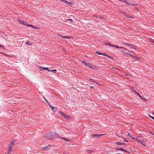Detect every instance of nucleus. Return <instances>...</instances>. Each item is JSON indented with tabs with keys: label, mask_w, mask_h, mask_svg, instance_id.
<instances>
[{
	"label": "nucleus",
	"mask_w": 154,
	"mask_h": 154,
	"mask_svg": "<svg viewBox=\"0 0 154 154\" xmlns=\"http://www.w3.org/2000/svg\"><path fill=\"white\" fill-rule=\"evenodd\" d=\"M112 47H115V48H119V47H118L117 45H112Z\"/></svg>",
	"instance_id": "nucleus-30"
},
{
	"label": "nucleus",
	"mask_w": 154,
	"mask_h": 154,
	"mask_svg": "<svg viewBox=\"0 0 154 154\" xmlns=\"http://www.w3.org/2000/svg\"><path fill=\"white\" fill-rule=\"evenodd\" d=\"M119 48H121V49H123L125 50H126V48H124L123 47H119Z\"/></svg>",
	"instance_id": "nucleus-29"
},
{
	"label": "nucleus",
	"mask_w": 154,
	"mask_h": 154,
	"mask_svg": "<svg viewBox=\"0 0 154 154\" xmlns=\"http://www.w3.org/2000/svg\"><path fill=\"white\" fill-rule=\"evenodd\" d=\"M51 110L54 112H56L57 110V108L54 107L53 106H52V107H51Z\"/></svg>",
	"instance_id": "nucleus-10"
},
{
	"label": "nucleus",
	"mask_w": 154,
	"mask_h": 154,
	"mask_svg": "<svg viewBox=\"0 0 154 154\" xmlns=\"http://www.w3.org/2000/svg\"><path fill=\"white\" fill-rule=\"evenodd\" d=\"M43 98L45 100L46 102V101H48L45 98V97L43 96Z\"/></svg>",
	"instance_id": "nucleus-38"
},
{
	"label": "nucleus",
	"mask_w": 154,
	"mask_h": 154,
	"mask_svg": "<svg viewBox=\"0 0 154 154\" xmlns=\"http://www.w3.org/2000/svg\"><path fill=\"white\" fill-rule=\"evenodd\" d=\"M107 57L109 58V59H111L112 60H113V57H111L108 55H107Z\"/></svg>",
	"instance_id": "nucleus-28"
},
{
	"label": "nucleus",
	"mask_w": 154,
	"mask_h": 154,
	"mask_svg": "<svg viewBox=\"0 0 154 154\" xmlns=\"http://www.w3.org/2000/svg\"><path fill=\"white\" fill-rule=\"evenodd\" d=\"M116 144L119 145H126V144L125 143L120 142H117L116 143Z\"/></svg>",
	"instance_id": "nucleus-8"
},
{
	"label": "nucleus",
	"mask_w": 154,
	"mask_h": 154,
	"mask_svg": "<svg viewBox=\"0 0 154 154\" xmlns=\"http://www.w3.org/2000/svg\"><path fill=\"white\" fill-rule=\"evenodd\" d=\"M136 139L137 141H138L139 142H140V141L137 138H135V139Z\"/></svg>",
	"instance_id": "nucleus-39"
},
{
	"label": "nucleus",
	"mask_w": 154,
	"mask_h": 154,
	"mask_svg": "<svg viewBox=\"0 0 154 154\" xmlns=\"http://www.w3.org/2000/svg\"><path fill=\"white\" fill-rule=\"evenodd\" d=\"M65 3L67 5H71L72 4V3L70 2H69L67 1L66 0Z\"/></svg>",
	"instance_id": "nucleus-18"
},
{
	"label": "nucleus",
	"mask_w": 154,
	"mask_h": 154,
	"mask_svg": "<svg viewBox=\"0 0 154 154\" xmlns=\"http://www.w3.org/2000/svg\"><path fill=\"white\" fill-rule=\"evenodd\" d=\"M50 147H49V146H46L45 147H43L42 148L44 149V150H48V149H50Z\"/></svg>",
	"instance_id": "nucleus-16"
},
{
	"label": "nucleus",
	"mask_w": 154,
	"mask_h": 154,
	"mask_svg": "<svg viewBox=\"0 0 154 154\" xmlns=\"http://www.w3.org/2000/svg\"><path fill=\"white\" fill-rule=\"evenodd\" d=\"M123 138L124 139V141H126V142H128V141L127 140H125V138H124V137H123Z\"/></svg>",
	"instance_id": "nucleus-40"
},
{
	"label": "nucleus",
	"mask_w": 154,
	"mask_h": 154,
	"mask_svg": "<svg viewBox=\"0 0 154 154\" xmlns=\"http://www.w3.org/2000/svg\"><path fill=\"white\" fill-rule=\"evenodd\" d=\"M22 23L24 25H26L27 26H29V25L27 23H26L25 22H23Z\"/></svg>",
	"instance_id": "nucleus-21"
},
{
	"label": "nucleus",
	"mask_w": 154,
	"mask_h": 154,
	"mask_svg": "<svg viewBox=\"0 0 154 154\" xmlns=\"http://www.w3.org/2000/svg\"><path fill=\"white\" fill-rule=\"evenodd\" d=\"M90 80L92 82L96 83L97 85H98V82L96 80L93 79H90Z\"/></svg>",
	"instance_id": "nucleus-15"
},
{
	"label": "nucleus",
	"mask_w": 154,
	"mask_h": 154,
	"mask_svg": "<svg viewBox=\"0 0 154 154\" xmlns=\"http://www.w3.org/2000/svg\"><path fill=\"white\" fill-rule=\"evenodd\" d=\"M121 154V153H117V154Z\"/></svg>",
	"instance_id": "nucleus-46"
},
{
	"label": "nucleus",
	"mask_w": 154,
	"mask_h": 154,
	"mask_svg": "<svg viewBox=\"0 0 154 154\" xmlns=\"http://www.w3.org/2000/svg\"><path fill=\"white\" fill-rule=\"evenodd\" d=\"M68 20L72 22H73V21H72V20L71 19H69L67 20Z\"/></svg>",
	"instance_id": "nucleus-31"
},
{
	"label": "nucleus",
	"mask_w": 154,
	"mask_h": 154,
	"mask_svg": "<svg viewBox=\"0 0 154 154\" xmlns=\"http://www.w3.org/2000/svg\"><path fill=\"white\" fill-rule=\"evenodd\" d=\"M149 116L150 118H151L152 119L154 120V117L151 116L150 115H149Z\"/></svg>",
	"instance_id": "nucleus-33"
},
{
	"label": "nucleus",
	"mask_w": 154,
	"mask_h": 154,
	"mask_svg": "<svg viewBox=\"0 0 154 154\" xmlns=\"http://www.w3.org/2000/svg\"><path fill=\"white\" fill-rule=\"evenodd\" d=\"M57 70L56 69H53L52 70H50V71H51V72H53V73H54L56 72Z\"/></svg>",
	"instance_id": "nucleus-20"
},
{
	"label": "nucleus",
	"mask_w": 154,
	"mask_h": 154,
	"mask_svg": "<svg viewBox=\"0 0 154 154\" xmlns=\"http://www.w3.org/2000/svg\"><path fill=\"white\" fill-rule=\"evenodd\" d=\"M149 40L151 42L154 43V40L153 39L150 38H149Z\"/></svg>",
	"instance_id": "nucleus-26"
},
{
	"label": "nucleus",
	"mask_w": 154,
	"mask_h": 154,
	"mask_svg": "<svg viewBox=\"0 0 154 154\" xmlns=\"http://www.w3.org/2000/svg\"><path fill=\"white\" fill-rule=\"evenodd\" d=\"M134 91L136 93L140 98H141L142 99H143V98L140 95V94L138 92H137L135 90H134Z\"/></svg>",
	"instance_id": "nucleus-12"
},
{
	"label": "nucleus",
	"mask_w": 154,
	"mask_h": 154,
	"mask_svg": "<svg viewBox=\"0 0 154 154\" xmlns=\"http://www.w3.org/2000/svg\"><path fill=\"white\" fill-rule=\"evenodd\" d=\"M58 35L59 36H61V37H62L63 36L62 35H61V34H58Z\"/></svg>",
	"instance_id": "nucleus-42"
},
{
	"label": "nucleus",
	"mask_w": 154,
	"mask_h": 154,
	"mask_svg": "<svg viewBox=\"0 0 154 154\" xmlns=\"http://www.w3.org/2000/svg\"><path fill=\"white\" fill-rule=\"evenodd\" d=\"M29 41H27L26 42V44H27V45H29Z\"/></svg>",
	"instance_id": "nucleus-35"
},
{
	"label": "nucleus",
	"mask_w": 154,
	"mask_h": 154,
	"mask_svg": "<svg viewBox=\"0 0 154 154\" xmlns=\"http://www.w3.org/2000/svg\"><path fill=\"white\" fill-rule=\"evenodd\" d=\"M95 53L96 54H99V55H102V53H100V52L99 51H96L95 52Z\"/></svg>",
	"instance_id": "nucleus-23"
},
{
	"label": "nucleus",
	"mask_w": 154,
	"mask_h": 154,
	"mask_svg": "<svg viewBox=\"0 0 154 154\" xmlns=\"http://www.w3.org/2000/svg\"><path fill=\"white\" fill-rule=\"evenodd\" d=\"M0 48H2V49H4V46L3 45H0Z\"/></svg>",
	"instance_id": "nucleus-34"
},
{
	"label": "nucleus",
	"mask_w": 154,
	"mask_h": 154,
	"mask_svg": "<svg viewBox=\"0 0 154 154\" xmlns=\"http://www.w3.org/2000/svg\"><path fill=\"white\" fill-rule=\"evenodd\" d=\"M140 144H141L145 146V144L144 143L143 141H140Z\"/></svg>",
	"instance_id": "nucleus-25"
},
{
	"label": "nucleus",
	"mask_w": 154,
	"mask_h": 154,
	"mask_svg": "<svg viewBox=\"0 0 154 154\" xmlns=\"http://www.w3.org/2000/svg\"><path fill=\"white\" fill-rule=\"evenodd\" d=\"M56 135V134L55 132L48 133L44 135V137L48 139H53Z\"/></svg>",
	"instance_id": "nucleus-1"
},
{
	"label": "nucleus",
	"mask_w": 154,
	"mask_h": 154,
	"mask_svg": "<svg viewBox=\"0 0 154 154\" xmlns=\"http://www.w3.org/2000/svg\"><path fill=\"white\" fill-rule=\"evenodd\" d=\"M143 99L144 100H145H145H146V99Z\"/></svg>",
	"instance_id": "nucleus-44"
},
{
	"label": "nucleus",
	"mask_w": 154,
	"mask_h": 154,
	"mask_svg": "<svg viewBox=\"0 0 154 154\" xmlns=\"http://www.w3.org/2000/svg\"><path fill=\"white\" fill-rule=\"evenodd\" d=\"M17 21L20 23H22L23 22L19 18H17Z\"/></svg>",
	"instance_id": "nucleus-22"
},
{
	"label": "nucleus",
	"mask_w": 154,
	"mask_h": 154,
	"mask_svg": "<svg viewBox=\"0 0 154 154\" xmlns=\"http://www.w3.org/2000/svg\"><path fill=\"white\" fill-rule=\"evenodd\" d=\"M63 154H66V153L64 152V153H63Z\"/></svg>",
	"instance_id": "nucleus-45"
},
{
	"label": "nucleus",
	"mask_w": 154,
	"mask_h": 154,
	"mask_svg": "<svg viewBox=\"0 0 154 154\" xmlns=\"http://www.w3.org/2000/svg\"><path fill=\"white\" fill-rule=\"evenodd\" d=\"M41 70H47L48 71H50V70L48 69V68L46 67H40L39 68Z\"/></svg>",
	"instance_id": "nucleus-7"
},
{
	"label": "nucleus",
	"mask_w": 154,
	"mask_h": 154,
	"mask_svg": "<svg viewBox=\"0 0 154 154\" xmlns=\"http://www.w3.org/2000/svg\"><path fill=\"white\" fill-rule=\"evenodd\" d=\"M8 154H10L9 152H8Z\"/></svg>",
	"instance_id": "nucleus-43"
},
{
	"label": "nucleus",
	"mask_w": 154,
	"mask_h": 154,
	"mask_svg": "<svg viewBox=\"0 0 154 154\" xmlns=\"http://www.w3.org/2000/svg\"><path fill=\"white\" fill-rule=\"evenodd\" d=\"M61 139H63L65 141H68L69 143L70 142V140L67 138H64V137H61Z\"/></svg>",
	"instance_id": "nucleus-11"
},
{
	"label": "nucleus",
	"mask_w": 154,
	"mask_h": 154,
	"mask_svg": "<svg viewBox=\"0 0 154 154\" xmlns=\"http://www.w3.org/2000/svg\"><path fill=\"white\" fill-rule=\"evenodd\" d=\"M81 61L82 63H84L85 65L88 66L91 69L94 68V65L86 62V61L84 60L83 61Z\"/></svg>",
	"instance_id": "nucleus-2"
},
{
	"label": "nucleus",
	"mask_w": 154,
	"mask_h": 154,
	"mask_svg": "<svg viewBox=\"0 0 154 154\" xmlns=\"http://www.w3.org/2000/svg\"><path fill=\"white\" fill-rule=\"evenodd\" d=\"M14 140H13L10 143L8 147V149L9 151H12V148L13 147L14 145Z\"/></svg>",
	"instance_id": "nucleus-3"
},
{
	"label": "nucleus",
	"mask_w": 154,
	"mask_h": 154,
	"mask_svg": "<svg viewBox=\"0 0 154 154\" xmlns=\"http://www.w3.org/2000/svg\"><path fill=\"white\" fill-rule=\"evenodd\" d=\"M153 134V135H154V134Z\"/></svg>",
	"instance_id": "nucleus-49"
},
{
	"label": "nucleus",
	"mask_w": 154,
	"mask_h": 154,
	"mask_svg": "<svg viewBox=\"0 0 154 154\" xmlns=\"http://www.w3.org/2000/svg\"><path fill=\"white\" fill-rule=\"evenodd\" d=\"M105 44H106V45H108L109 46L112 47V45L108 42L105 43Z\"/></svg>",
	"instance_id": "nucleus-17"
},
{
	"label": "nucleus",
	"mask_w": 154,
	"mask_h": 154,
	"mask_svg": "<svg viewBox=\"0 0 154 154\" xmlns=\"http://www.w3.org/2000/svg\"><path fill=\"white\" fill-rule=\"evenodd\" d=\"M115 149H116V150H121V151H124V152H128V153H130V152H128L126 150H125L124 149H123L122 148H115Z\"/></svg>",
	"instance_id": "nucleus-6"
},
{
	"label": "nucleus",
	"mask_w": 154,
	"mask_h": 154,
	"mask_svg": "<svg viewBox=\"0 0 154 154\" xmlns=\"http://www.w3.org/2000/svg\"><path fill=\"white\" fill-rule=\"evenodd\" d=\"M124 44H125L130 47H132L133 46V45H131L129 44V43H124Z\"/></svg>",
	"instance_id": "nucleus-14"
},
{
	"label": "nucleus",
	"mask_w": 154,
	"mask_h": 154,
	"mask_svg": "<svg viewBox=\"0 0 154 154\" xmlns=\"http://www.w3.org/2000/svg\"><path fill=\"white\" fill-rule=\"evenodd\" d=\"M136 58L137 59V57H136Z\"/></svg>",
	"instance_id": "nucleus-47"
},
{
	"label": "nucleus",
	"mask_w": 154,
	"mask_h": 154,
	"mask_svg": "<svg viewBox=\"0 0 154 154\" xmlns=\"http://www.w3.org/2000/svg\"><path fill=\"white\" fill-rule=\"evenodd\" d=\"M102 55H104L105 56H106V57H107V55L105 53H102Z\"/></svg>",
	"instance_id": "nucleus-32"
},
{
	"label": "nucleus",
	"mask_w": 154,
	"mask_h": 154,
	"mask_svg": "<svg viewBox=\"0 0 154 154\" xmlns=\"http://www.w3.org/2000/svg\"><path fill=\"white\" fill-rule=\"evenodd\" d=\"M153 114L154 115V113H153Z\"/></svg>",
	"instance_id": "nucleus-48"
},
{
	"label": "nucleus",
	"mask_w": 154,
	"mask_h": 154,
	"mask_svg": "<svg viewBox=\"0 0 154 154\" xmlns=\"http://www.w3.org/2000/svg\"><path fill=\"white\" fill-rule=\"evenodd\" d=\"M103 135V134H92L91 135V136L93 137H95L96 138H98L100 137L101 136Z\"/></svg>",
	"instance_id": "nucleus-5"
},
{
	"label": "nucleus",
	"mask_w": 154,
	"mask_h": 154,
	"mask_svg": "<svg viewBox=\"0 0 154 154\" xmlns=\"http://www.w3.org/2000/svg\"><path fill=\"white\" fill-rule=\"evenodd\" d=\"M29 26H30V27H31L32 28L34 29H38V27L35 26H33L32 25H29Z\"/></svg>",
	"instance_id": "nucleus-13"
},
{
	"label": "nucleus",
	"mask_w": 154,
	"mask_h": 154,
	"mask_svg": "<svg viewBox=\"0 0 154 154\" xmlns=\"http://www.w3.org/2000/svg\"><path fill=\"white\" fill-rule=\"evenodd\" d=\"M127 135L128 136H129L131 138L133 139H135V138H134V137H131V135L129 133H128V134H127Z\"/></svg>",
	"instance_id": "nucleus-24"
},
{
	"label": "nucleus",
	"mask_w": 154,
	"mask_h": 154,
	"mask_svg": "<svg viewBox=\"0 0 154 154\" xmlns=\"http://www.w3.org/2000/svg\"><path fill=\"white\" fill-rule=\"evenodd\" d=\"M60 114L62 115V117L65 119H68L69 118V116L66 115L63 112H60Z\"/></svg>",
	"instance_id": "nucleus-4"
},
{
	"label": "nucleus",
	"mask_w": 154,
	"mask_h": 154,
	"mask_svg": "<svg viewBox=\"0 0 154 154\" xmlns=\"http://www.w3.org/2000/svg\"><path fill=\"white\" fill-rule=\"evenodd\" d=\"M60 1L62 2H65L66 0H60Z\"/></svg>",
	"instance_id": "nucleus-37"
},
{
	"label": "nucleus",
	"mask_w": 154,
	"mask_h": 154,
	"mask_svg": "<svg viewBox=\"0 0 154 154\" xmlns=\"http://www.w3.org/2000/svg\"><path fill=\"white\" fill-rule=\"evenodd\" d=\"M121 52H122V53H123L124 54H125L126 55H128L129 56H132V57H134V56L131 54L128 53L123 51H121Z\"/></svg>",
	"instance_id": "nucleus-9"
},
{
	"label": "nucleus",
	"mask_w": 154,
	"mask_h": 154,
	"mask_svg": "<svg viewBox=\"0 0 154 154\" xmlns=\"http://www.w3.org/2000/svg\"><path fill=\"white\" fill-rule=\"evenodd\" d=\"M63 37L64 38H72V37L69 36H63Z\"/></svg>",
	"instance_id": "nucleus-19"
},
{
	"label": "nucleus",
	"mask_w": 154,
	"mask_h": 154,
	"mask_svg": "<svg viewBox=\"0 0 154 154\" xmlns=\"http://www.w3.org/2000/svg\"><path fill=\"white\" fill-rule=\"evenodd\" d=\"M130 89H131V90H133V91H134V87H130Z\"/></svg>",
	"instance_id": "nucleus-36"
},
{
	"label": "nucleus",
	"mask_w": 154,
	"mask_h": 154,
	"mask_svg": "<svg viewBox=\"0 0 154 154\" xmlns=\"http://www.w3.org/2000/svg\"><path fill=\"white\" fill-rule=\"evenodd\" d=\"M130 4V5H132L133 6H134L135 5V4Z\"/></svg>",
	"instance_id": "nucleus-41"
},
{
	"label": "nucleus",
	"mask_w": 154,
	"mask_h": 154,
	"mask_svg": "<svg viewBox=\"0 0 154 154\" xmlns=\"http://www.w3.org/2000/svg\"><path fill=\"white\" fill-rule=\"evenodd\" d=\"M46 102L48 104L50 108L52 107V106H51L50 103L48 101H46Z\"/></svg>",
	"instance_id": "nucleus-27"
}]
</instances>
